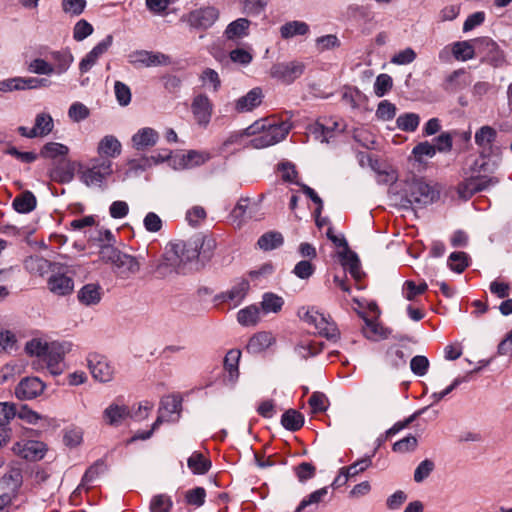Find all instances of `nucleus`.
Masks as SVG:
<instances>
[{"mask_svg":"<svg viewBox=\"0 0 512 512\" xmlns=\"http://www.w3.org/2000/svg\"><path fill=\"white\" fill-rule=\"evenodd\" d=\"M372 464L371 457H364L362 459L357 460L353 464L344 467V472L346 473V477L353 478L361 472L367 470Z\"/></svg>","mask_w":512,"mask_h":512,"instance_id":"obj_53","label":"nucleus"},{"mask_svg":"<svg viewBox=\"0 0 512 512\" xmlns=\"http://www.w3.org/2000/svg\"><path fill=\"white\" fill-rule=\"evenodd\" d=\"M48 289L53 294L65 296L70 294L74 288L73 279L66 273L53 272L47 281Z\"/></svg>","mask_w":512,"mask_h":512,"instance_id":"obj_17","label":"nucleus"},{"mask_svg":"<svg viewBox=\"0 0 512 512\" xmlns=\"http://www.w3.org/2000/svg\"><path fill=\"white\" fill-rule=\"evenodd\" d=\"M51 56L55 62L54 73L58 75L65 73L74 61V57L69 51L53 52Z\"/></svg>","mask_w":512,"mask_h":512,"instance_id":"obj_34","label":"nucleus"},{"mask_svg":"<svg viewBox=\"0 0 512 512\" xmlns=\"http://www.w3.org/2000/svg\"><path fill=\"white\" fill-rule=\"evenodd\" d=\"M112 35H107L99 42L79 63L81 74L87 73L98 61V59L108 51L112 45Z\"/></svg>","mask_w":512,"mask_h":512,"instance_id":"obj_13","label":"nucleus"},{"mask_svg":"<svg viewBox=\"0 0 512 512\" xmlns=\"http://www.w3.org/2000/svg\"><path fill=\"white\" fill-rule=\"evenodd\" d=\"M304 69L305 65L301 62L278 63L272 66L270 74L273 78L289 84L299 78Z\"/></svg>","mask_w":512,"mask_h":512,"instance_id":"obj_11","label":"nucleus"},{"mask_svg":"<svg viewBox=\"0 0 512 512\" xmlns=\"http://www.w3.org/2000/svg\"><path fill=\"white\" fill-rule=\"evenodd\" d=\"M61 7L64 13L78 16L84 11L86 0H62Z\"/></svg>","mask_w":512,"mask_h":512,"instance_id":"obj_56","label":"nucleus"},{"mask_svg":"<svg viewBox=\"0 0 512 512\" xmlns=\"http://www.w3.org/2000/svg\"><path fill=\"white\" fill-rule=\"evenodd\" d=\"M250 289V283L246 279H238L230 289L223 292L219 299L222 302L230 303L233 308L239 306L245 299Z\"/></svg>","mask_w":512,"mask_h":512,"instance_id":"obj_14","label":"nucleus"},{"mask_svg":"<svg viewBox=\"0 0 512 512\" xmlns=\"http://www.w3.org/2000/svg\"><path fill=\"white\" fill-rule=\"evenodd\" d=\"M89 115V109L81 102H74L68 109L69 118L76 123L85 120Z\"/></svg>","mask_w":512,"mask_h":512,"instance_id":"obj_52","label":"nucleus"},{"mask_svg":"<svg viewBox=\"0 0 512 512\" xmlns=\"http://www.w3.org/2000/svg\"><path fill=\"white\" fill-rule=\"evenodd\" d=\"M215 247L213 239L194 238L188 241H175L168 244L162 260L156 267V272L160 277H166L169 274L181 273L184 271L186 264L196 260L200 253V248Z\"/></svg>","mask_w":512,"mask_h":512,"instance_id":"obj_1","label":"nucleus"},{"mask_svg":"<svg viewBox=\"0 0 512 512\" xmlns=\"http://www.w3.org/2000/svg\"><path fill=\"white\" fill-rule=\"evenodd\" d=\"M128 62L133 66L156 67L170 64V57L161 52L136 50L128 55Z\"/></svg>","mask_w":512,"mask_h":512,"instance_id":"obj_8","label":"nucleus"},{"mask_svg":"<svg viewBox=\"0 0 512 512\" xmlns=\"http://www.w3.org/2000/svg\"><path fill=\"white\" fill-rule=\"evenodd\" d=\"M115 96L121 106H127L131 102V90L121 81L114 84Z\"/></svg>","mask_w":512,"mask_h":512,"instance_id":"obj_60","label":"nucleus"},{"mask_svg":"<svg viewBox=\"0 0 512 512\" xmlns=\"http://www.w3.org/2000/svg\"><path fill=\"white\" fill-rule=\"evenodd\" d=\"M112 172L111 160L94 158L90 161V166L80 171V180L88 187L101 186Z\"/></svg>","mask_w":512,"mask_h":512,"instance_id":"obj_6","label":"nucleus"},{"mask_svg":"<svg viewBox=\"0 0 512 512\" xmlns=\"http://www.w3.org/2000/svg\"><path fill=\"white\" fill-rule=\"evenodd\" d=\"M308 403L314 413L324 412L328 407V399L321 392H314L309 398Z\"/></svg>","mask_w":512,"mask_h":512,"instance_id":"obj_62","label":"nucleus"},{"mask_svg":"<svg viewBox=\"0 0 512 512\" xmlns=\"http://www.w3.org/2000/svg\"><path fill=\"white\" fill-rule=\"evenodd\" d=\"M308 31L309 26L303 21H290L280 27V35L283 39L305 35Z\"/></svg>","mask_w":512,"mask_h":512,"instance_id":"obj_30","label":"nucleus"},{"mask_svg":"<svg viewBox=\"0 0 512 512\" xmlns=\"http://www.w3.org/2000/svg\"><path fill=\"white\" fill-rule=\"evenodd\" d=\"M290 129L291 125L287 122L276 123L275 121L261 119L247 127L243 134L254 136L250 141L252 148L263 149L284 140Z\"/></svg>","mask_w":512,"mask_h":512,"instance_id":"obj_4","label":"nucleus"},{"mask_svg":"<svg viewBox=\"0 0 512 512\" xmlns=\"http://www.w3.org/2000/svg\"><path fill=\"white\" fill-rule=\"evenodd\" d=\"M213 107L212 101L206 94L200 93L194 96L191 103V112L197 125L203 128L209 125Z\"/></svg>","mask_w":512,"mask_h":512,"instance_id":"obj_9","label":"nucleus"},{"mask_svg":"<svg viewBox=\"0 0 512 512\" xmlns=\"http://www.w3.org/2000/svg\"><path fill=\"white\" fill-rule=\"evenodd\" d=\"M412 153L418 161H422L424 157L432 158L436 153V147L425 141L417 144Z\"/></svg>","mask_w":512,"mask_h":512,"instance_id":"obj_61","label":"nucleus"},{"mask_svg":"<svg viewBox=\"0 0 512 512\" xmlns=\"http://www.w3.org/2000/svg\"><path fill=\"white\" fill-rule=\"evenodd\" d=\"M129 416V408L116 403L110 404L103 412L104 421L111 426L120 425Z\"/></svg>","mask_w":512,"mask_h":512,"instance_id":"obj_22","label":"nucleus"},{"mask_svg":"<svg viewBox=\"0 0 512 512\" xmlns=\"http://www.w3.org/2000/svg\"><path fill=\"white\" fill-rule=\"evenodd\" d=\"M364 336L367 339L377 340L378 338H386V329L381 327L379 324L366 320L365 326L362 329Z\"/></svg>","mask_w":512,"mask_h":512,"instance_id":"obj_51","label":"nucleus"},{"mask_svg":"<svg viewBox=\"0 0 512 512\" xmlns=\"http://www.w3.org/2000/svg\"><path fill=\"white\" fill-rule=\"evenodd\" d=\"M114 267L122 278H128L139 272L140 263L136 257L121 253L120 256L116 258Z\"/></svg>","mask_w":512,"mask_h":512,"instance_id":"obj_20","label":"nucleus"},{"mask_svg":"<svg viewBox=\"0 0 512 512\" xmlns=\"http://www.w3.org/2000/svg\"><path fill=\"white\" fill-rule=\"evenodd\" d=\"M438 198V192L421 180L406 182L402 189H394L391 199L403 209L422 208L433 203Z\"/></svg>","mask_w":512,"mask_h":512,"instance_id":"obj_3","label":"nucleus"},{"mask_svg":"<svg viewBox=\"0 0 512 512\" xmlns=\"http://www.w3.org/2000/svg\"><path fill=\"white\" fill-rule=\"evenodd\" d=\"M417 438L409 435L393 444V451L397 453H406L414 451L417 447Z\"/></svg>","mask_w":512,"mask_h":512,"instance_id":"obj_63","label":"nucleus"},{"mask_svg":"<svg viewBox=\"0 0 512 512\" xmlns=\"http://www.w3.org/2000/svg\"><path fill=\"white\" fill-rule=\"evenodd\" d=\"M323 349V344L320 342L304 340L301 341L295 348V352L301 358H308L319 354Z\"/></svg>","mask_w":512,"mask_h":512,"instance_id":"obj_39","label":"nucleus"},{"mask_svg":"<svg viewBox=\"0 0 512 512\" xmlns=\"http://www.w3.org/2000/svg\"><path fill=\"white\" fill-rule=\"evenodd\" d=\"M283 304L284 300L282 297L270 292L265 293L261 301L262 313H278L282 309Z\"/></svg>","mask_w":512,"mask_h":512,"instance_id":"obj_35","label":"nucleus"},{"mask_svg":"<svg viewBox=\"0 0 512 512\" xmlns=\"http://www.w3.org/2000/svg\"><path fill=\"white\" fill-rule=\"evenodd\" d=\"M229 57L232 62L240 65L247 66L253 60V55L251 51L244 48H236L231 50L229 53Z\"/></svg>","mask_w":512,"mask_h":512,"instance_id":"obj_59","label":"nucleus"},{"mask_svg":"<svg viewBox=\"0 0 512 512\" xmlns=\"http://www.w3.org/2000/svg\"><path fill=\"white\" fill-rule=\"evenodd\" d=\"M159 133L151 127H143L131 137L132 147L137 151H144L157 144Z\"/></svg>","mask_w":512,"mask_h":512,"instance_id":"obj_18","label":"nucleus"},{"mask_svg":"<svg viewBox=\"0 0 512 512\" xmlns=\"http://www.w3.org/2000/svg\"><path fill=\"white\" fill-rule=\"evenodd\" d=\"M22 482V473L19 468L11 467L1 478L0 487L9 491H16Z\"/></svg>","mask_w":512,"mask_h":512,"instance_id":"obj_33","label":"nucleus"},{"mask_svg":"<svg viewBox=\"0 0 512 512\" xmlns=\"http://www.w3.org/2000/svg\"><path fill=\"white\" fill-rule=\"evenodd\" d=\"M121 142L114 135L104 136L97 145V153L101 157L116 158L121 154Z\"/></svg>","mask_w":512,"mask_h":512,"instance_id":"obj_21","label":"nucleus"},{"mask_svg":"<svg viewBox=\"0 0 512 512\" xmlns=\"http://www.w3.org/2000/svg\"><path fill=\"white\" fill-rule=\"evenodd\" d=\"M54 127L52 117L47 113H40L35 118V124L32 128V134L37 137L48 135Z\"/></svg>","mask_w":512,"mask_h":512,"instance_id":"obj_31","label":"nucleus"},{"mask_svg":"<svg viewBox=\"0 0 512 512\" xmlns=\"http://www.w3.org/2000/svg\"><path fill=\"white\" fill-rule=\"evenodd\" d=\"M393 86V80L388 74H380L374 83V92L378 97H383Z\"/></svg>","mask_w":512,"mask_h":512,"instance_id":"obj_55","label":"nucleus"},{"mask_svg":"<svg viewBox=\"0 0 512 512\" xmlns=\"http://www.w3.org/2000/svg\"><path fill=\"white\" fill-rule=\"evenodd\" d=\"M200 80L204 87L212 90L213 92H217L221 85L218 73L210 68H206L202 72Z\"/></svg>","mask_w":512,"mask_h":512,"instance_id":"obj_49","label":"nucleus"},{"mask_svg":"<svg viewBox=\"0 0 512 512\" xmlns=\"http://www.w3.org/2000/svg\"><path fill=\"white\" fill-rule=\"evenodd\" d=\"M342 131L343 128L337 120L328 119L324 122H318L313 129V134L321 142L329 143L331 138Z\"/></svg>","mask_w":512,"mask_h":512,"instance_id":"obj_19","label":"nucleus"},{"mask_svg":"<svg viewBox=\"0 0 512 512\" xmlns=\"http://www.w3.org/2000/svg\"><path fill=\"white\" fill-rule=\"evenodd\" d=\"M105 464L103 461H97L92 466H90L85 474L83 475L81 484L78 486V490L85 489L88 490L90 484L102 473L105 471Z\"/></svg>","mask_w":512,"mask_h":512,"instance_id":"obj_36","label":"nucleus"},{"mask_svg":"<svg viewBox=\"0 0 512 512\" xmlns=\"http://www.w3.org/2000/svg\"><path fill=\"white\" fill-rule=\"evenodd\" d=\"M101 298V287L98 284H86L78 292V300L86 306L98 304Z\"/></svg>","mask_w":512,"mask_h":512,"instance_id":"obj_25","label":"nucleus"},{"mask_svg":"<svg viewBox=\"0 0 512 512\" xmlns=\"http://www.w3.org/2000/svg\"><path fill=\"white\" fill-rule=\"evenodd\" d=\"M241 357L240 350L231 349L224 358V368L229 373L231 380L238 377V364Z\"/></svg>","mask_w":512,"mask_h":512,"instance_id":"obj_41","label":"nucleus"},{"mask_svg":"<svg viewBox=\"0 0 512 512\" xmlns=\"http://www.w3.org/2000/svg\"><path fill=\"white\" fill-rule=\"evenodd\" d=\"M13 452L26 460L37 461L44 457L46 445L40 441H20L13 445Z\"/></svg>","mask_w":512,"mask_h":512,"instance_id":"obj_10","label":"nucleus"},{"mask_svg":"<svg viewBox=\"0 0 512 512\" xmlns=\"http://www.w3.org/2000/svg\"><path fill=\"white\" fill-rule=\"evenodd\" d=\"M83 441V431L78 427H70L64 430L63 442L66 446L74 448Z\"/></svg>","mask_w":512,"mask_h":512,"instance_id":"obj_50","label":"nucleus"},{"mask_svg":"<svg viewBox=\"0 0 512 512\" xmlns=\"http://www.w3.org/2000/svg\"><path fill=\"white\" fill-rule=\"evenodd\" d=\"M262 310L256 305L247 306L237 313V321L242 326H255L261 318Z\"/></svg>","mask_w":512,"mask_h":512,"instance_id":"obj_28","label":"nucleus"},{"mask_svg":"<svg viewBox=\"0 0 512 512\" xmlns=\"http://www.w3.org/2000/svg\"><path fill=\"white\" fill-rule=\"evenodd\" d=\"M435 464L430 459H425L419 463L414 471V481L416 483L423 482L434 470Z\"/></svg>","mask_w":512,"mask_h":512,"instance_id":"obj_54","label":"nucleus"},{"mask_svg":"<svg viewBox=\"0 0 512 512\" xmlns=\"http://www.w3.org/2000/svg\"><path fill=\"white\" fill-rule=\"evenodd\" d=\"M281 423L286 429L296 431L303 426L304 418L298 411L289 409L282 415Z\"/></svg>","mask_w":512,"mask_h":512,"instance_id":"obj_40","label":"nucleus"},{"mask_svg":"<svg viewBox=\"0 0 512 512\" xmlns=\"http://www.w3.org/2000/svg\"><path fill=\"white\" fill-rule=\"evenodd\" d=\"M173 506L172 499L166 494L154 496L150 502V512H170Z\"/></svg>","mask_w":512,"mask_h":512,"instance_id":"obj_47","label":"nucleus"},{"mask_svg":"<svg viewBox=\"0 0 512 512\" xmlns=\"http://www.w3.org/2000/svg\"><path fill=\"white\" fill-rule=\"evenodd\" d=\"M451 52L459 61H467L474 58V48L468 41L454 43Z\"/></svg>","mask_w":512,"mask_h":512,"instance_id":"obj_43","label":"nucleus"},{"mask_svg":"<svg viewBox=\"0 0 512 512\" xmlns=\"http://www.w3.org/2000/svg\"><path fill=\"white\" fill-rule=\"evenodd\" d=\"M69 148L61 143L49 142L45 144L41 150V155L45 158H57L59 156H66Z\"/></svg>","mask_w":512,"mask_h":512,"instance_id":"obj_48","label":"nucleus"},{"mask_svg":"<svg viewBox=\"0 0 512 512\" xmlns=\"http://www.w3.org/2000/svg\"><path fill=\"white\" fill-rule=\"evenodd\" d=\"M219 13L214 7L200 8L192 11L188 16V22L191 26L207 29L211 27L218 19Z\"/></svg>","mask_w":512,"mask_h":512,"instance_id":"obj_15","label":"nucleus"},{"mask_svg":"<svg viewBox=\"0 0 512 512\" xmlns=\"http://www.w3.org/2000/svg\"><path fill=\"white\" fill-rule=\"evenodd\" d=\"M188 468L196 475H204L211 468V462L204 455L195 451L187 460Z\"/></svg>","mask_w":512,"mask_h":512,"instance_id":"obj_27","label":"nucleus"},{"mask_svg":"<svg viewBox=\"0 0 512 512\" xmlns=\"http://www.w3.org/2000/svg\"><path fill=\"white\" fill-rule=\"evenodd\" d=\"M49 265V262L41 256H29L24 261L25 269L32 274L38 275H43Z\"/></svg>","mask_w":512,"mask_h":512,"instance_id":"obj_42","label":"nucleus"},{"mask_svg":"<svg viewBox=\"0 0 512 512\" xmlns=\"http://www.w3.org/2000/svg\"><path fill=\"white\" fill-rule=\"evenodd\" d=\"M29 71L39 75H51L54 73V67L42 58L34 59L28 67Z\"/></svg>","mask_w":512,"mask_h":512,"instance_id":"obj_58","label":"nucleus"},{"mask_svg":"<svg viewBox=\"0 0 512 512\" xmlns=\"http://www.w3.org/2000/svg\"><path fill=\"white\" fill-rule=\"evenodd\" d=\"M328 495V487H322L313 491L307 497L303 498L297 506L295 512H302L307 507H317L318 504L324 501Z\"/></svg>","mask_w":512,"mask_h":512,"instance_id":"obj_32","label":"nucleus"},{"mask_svg":"<svg viewBox=\"0 0 512 512\" xmlns=\"http://www.w3.org/2000/svg\"><path fill=\"white\" fill-rule=\"evenodd\" d=\"M301 320L309 325H313L318 334L326 337L329 340H336L339 338V330L336 324L330 321L329 317L320 313L314 308H301L298 311Z\"/></svg>","mask_w":512,"mask_h":512,"instance_id":"obj_5","label":"nucleus"},{"mask_svg":"<svg viewBox=\"0 0 512 512\" xmlns=\"http://www.w3.org/2000/svg\"><path fill=\"white\" fill-rule=\"evenodd\" d=\"M448 264L451 270L461 273L467 267V256L464 252H453L448 258Z\"/></svg>","mask_w":512,"mask_h":512,"instance_id":"obj_57","label":"nucleus"},{"mask_svg":"<svg viewBox=\"0 0 512 512\" xmlns=\"http://www.w3.org/2000/svg\"><path fill=\"white\" fill-rule=\"evenodd\" d=\"M35 206L36 198L29 191L24 192L13 200V207L20 213H29L35 208Z\"/></svg>","mask_w":512,"mask_h":512,"instance_id":"obj_38","label":"nucleus"},{"mask_svg":"<svg viewBox=\"0 0 512 512\" xmlns=\"http://www.w3.org/2000/svg\"><path fill=\"white\" fill-rule=\"evenodd\" d=\"M87 366L92 377L102 383L110 382L114 377V367L107 358L97 353H91L87 357Z\"/></svg>","mask_w":512,"mask_h":512,"instance_id":"obj_7","label":"nucleus"},{"mask_svg":"<svg viewBox=\"0 0 512 512\" xmlns=\"http://www.w3.org/2000/svg\"><path fill=\"white\" fill-rule=\"evenodd\" d=\"M44 383L37 377L22 379L15 388V395L20 400H31L44 391Z\"/></svg>","mask_w":512,"mask_h":512,"instance_id":"obj_12","label":"nucleus"},{"mask_svg":"<svg viewBox=\"0 0 512 512\" xmlns=\"http://www.w3.org/2000/svg\"><path fill=\"white\" fill-rule=\"evenodd\" d=\"M263 93L260 88H253L246 95L240 97L235 104L238 112H248L259 106L262 102Z\"/></svg>","mask_w":512,"mask_h":512,"instance_id":"obj_23","label":"nucleus"},{"mask_svg":"<svg viewBox=\"0 0 512 512\" xmlns=\"http://www.w3.org/2000/svg\"><path fill=\"white\" fill-rule=\"evenodd\" d=\"M283 243V237L278 232H269L263 234L258 239V245L263 250H272L279 247Z\"/></svg>","mask_w":512,"mask_h":512,"instance_id":"obj_46","label":"nucleus"},{"mask_svg":"<svg viewBox=\"0 0 512 512\" xmlns=\"http://www.w3.org/2000/svg\"><path fill=\"white\" fill-rule=\"evenodd\" d=\"M242 12L248 16H259L263 13L270 0H239Z\"/></svg>","mask_w":512,"mask_h":512,"instance_id":"obj_37","label":"nucleus"},{"mask_svg":"<svg viewBox=\"0 0 512 512\" xmlns=\"http://www.w3.org/2000/svg\"><path fill=\"white\" fill-rule=\"evenodd\" d=\"M471 84V78L464 69H458L448 74L442 83V88L447 93H457Z\"/></svg>","mask_w":512,"mask_h":512,"instance_id":"obj_16","label":"nucleus"},{"mask_svg":"<svg viewBox=\"0 0 512 512\" xmlns=\"http://www.w3.org/2000/svg\"><path fill=\"white\" fill-rule=\"evenodd\" d=\"M342 266L349 271L351 276L359 281L362 277L360 261L356 253L352 252L349 247L343 249L339 254Z\"/></svg>","mask_w":512,"mask_h":512,"instance_id":"obj_24","label":"nucleus"},{"mask_svg":"<svg viewBox=\"0 0 512 512\" xmlns=\"http://www.w3.org/2000/svg\"><path fill=\"white\" fill-rule=\"evenodd\" d=\"M71 342H47L39 338L28 341L25 351L36 357L41 367H46L52 375H60L64 370V357L72 350Z\"/></svg>","mask_w":512,"mask_h":512,"instance_id":"obj_2","label":"nucleus"},{"mask_svg":"<svg viewBox=\"0 0 512 512\" xmlns=\"http://www.w3.org/2000/svg\"><path fill=\"white\" fill-rule=\"evenodd\" d=\"M274 338L269 332H259L248 342L247 349L251 353H259L272 345Z\"/></svg>","mask_w":512,"mask_h":512,"instance_id":"obj_29","label":"nucleus"},{"mask_svg":"<svg viewBox=\"0 0 512 512\" xmlns=\"http://www.w3.org/2000/svg\"><path fill=\"white\" fill-rule=\"evenodd\" d=\"M250 21L246 18H238L232 21L226 28L224 34L227 39L234 40L248 35Z\"/></svg>","mask_w":512,"mask_h":512,"instance_id":"obj_26","label":"nucleus"},{"mask_svg":"<svg viewBox=\"0 0 512 512\" xmlns=\"http://www.w3.org/2000/svg\"><path fill=\"white\" fill-rule=\"evenodd\" d=\"M295 473L298 480L301 483H304L315 476L316 468L311 463L302 462L297 467H295Z\"/></svg>","mask_w":512,"mask_h":512,"instance_id":"obj_64","label":"nucleus"},{"mask_svg":"<svg viewBox=\"0 0 512 512\" xmlns=\"http://www.w3.org/2000/svg\"><path fill=\"white\" fill-rule=\"evenodd\" d=\"M420 123V117L416 113H405L400 115L397 120L396 124L397 127L406 132H413L417 129Z\"/></svg>","mask_w":512,"mask_h":512,"instance_id":"obj_44","label":"nucleus"},{"mask_svg":"<svg viewBox=\"0 0 512 512\" xmlns=\"http://www.w3.org/2000/svg\"><path fill=\"white\" fill-rule=\"evenodd\" d=\"M496 130L490 126H482L475 133V142L478 146L482 148L490 147L492 142L496 138Z\"/></svg>","mask_w":512,"mask_h":512,"instance_id":"obj_45","label":"nucleus"}]
</instances>
